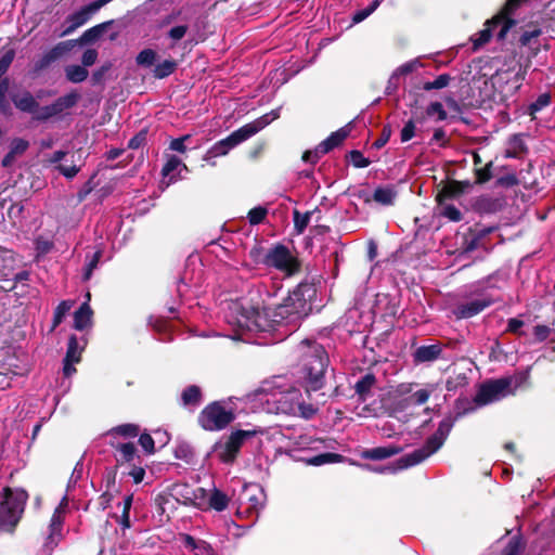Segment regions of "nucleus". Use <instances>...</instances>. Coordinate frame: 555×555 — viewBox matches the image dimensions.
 <instances>
[{
    "mask_svg": "<svg viewBox=\"0 0 555 555\" xmlns=\"http://www.w3.org/2000/svg\"><path fill=\"white\" fill-rule=\"evenodd\" d=\"M297 351L301 361L300 379L305 395L312 401L311 393L324 386L328 357L322 345L309 339L302 340ZM258 397L259 400L272 404L268 408L269 412L298 415L307 420L317 413L315 405L322 402H307L299 388L288 385L281 377L262 386Z\"/></svg>",
    "mask_w": 555,
    "mask_h": 555,
    "instance_id": "f257e3e1",
    "label": "nucleus"
},
{
    "mask_svg": "<svg viewBox=\"0 0 555 555\" xmlns=\"http://www.w3.org/2000/svg\"><path fill=\"white\" fill-rule=\"evenodd\" d=\"M312 291L308 284H299L283 304L274 311L254 302L251 298L230 299L225 310V321L233 328V339L249 341V335L269 332L275 326L291 325L295 327L306 308V295Z\"/></svg>",
    "mask_w": 555,
    "mask_h": 555,
    "instance_id": "f03ea898",
    "label": "nucleus"
},
{
    "mask_svg": "<svg viewBox=\"0 0 555 555\" xmlns=\"http://www.w3.org/2000/svg\"><path fill=\"white\" fill-rule=\"evenodd\" d=\"M460 415L461 414H457L456 416H446L439 423L437 430L430 437L427 438L425 444L422 448L416 449L413 452L401 456L400 459L397 460V462L393 465L372 466L369 464H361L360 467L367 469L370 472L386 474L396 473L398 470L405 469L424 462L426 459L435 454L443 446L444 441L447 440L448 436L450 435L454 426V423L456 422Z\"/></svg>",
    "mask_w": 555,
    "mask_h": 555,
    "instance_id": "7ed1b4c3",
    "label": "nucleus"
},
{
    "mask_svg": "<svg viewBox=\"0 0 555 555\" xmlns=\"http://www.w3.org/2000/svg\"><path fill=\"white\" fill-rule=\"evenodd\" d=\"M27 501L24 490L4 488L0 492V530L12 531L20 521Z\"/></svg>",
    "mask_w": 555,
    "mask_h": 555,
    "instance_id": "20e7f679",
    "label": "nucleus"
},
{
    "mask_svg": "<svg viewBox=\"0 0 555 555\" xmlns=\"http://www.w3.org/2000/svg\"><path fill=\"white\" fill-rule=\"evenodd\" d=\"M235 420L234 401H215L208 404L199 414L201 426L210 431L221 430Z\"/></svg>",
    "mask_w": 555,
    "mask_h": 555,
    "instance_id": "39448f33",
    "label": "nucleus"
},
{
    "mask_svg": "<svg viewBox=\"0 0 555 555\" xmlns=\"http://www.w3.org/2000/svg\"><path fill=\"white\" fill-rule=\"evenodd\" d=\"M519 383L514 377H505L491 380L480 386L475 402L478 405H486L513 395Z\"/></svg>",
    "mask_w": 555,
    "mask_h": 555,
    "instance_id": "423d86ee",
    "label": "nucleus"
},
{
    "mask_svg": "<svg viewBox=\"0 0 555 555\" xmlns=\"http://www.w3.org/2000/svg\"><path fill=\"white\" fill-rule=\"evenodd\" d=\"M253 137V130L248 131L244 127L232 132L225 139L216 142L205 154L204 160L215 166L216 163L212 160L216 157L227 155L232 149L240 143Z\"/></svg>",
    "mask_w": 555,
    "mask_h": 555,
    "instance_id": "0eeeda50",
    "label": "nucleus"
},
{
    "mask_svg": "<svg viewBox=\"0 0 555 555\" xmlns=\"http://www.w3.org/2000/svg\"><path fill=\"white\" fill-rule=\"evenodd\" d=\"M264 264L273 267L286 275H292L298 269L296 258L291 254L289 249L283 245H276L264 256Z\"/></svg>",
    "mask_w": 555,
    "mask_h": 555,
    "instance_id": "6e6552de",
    "label": "nucleus"
},
{
    "mask_svg": "<svg viewBox=\"0 0 555 555\" xmlns=\"http://www.w3.org/2000/svg\"><path fill=\"white\" fill-rule=\"evenodd\" d=\"M259 433H261V430L256 428L233 431L224 443L217 447L219 457L223 462H232L243 443Z\"/></svg>",
    "mask_w": 555,
    "mask_h": 555,
    "instance_id": "1a4fd4ad",
    "label": "nucleus"
},
{
    "mask_svg": "<svg viewBox=\"0 0 555 555\" xmlns=\"http://www.w3.org/2000/svg\"><path fill=\"white\" fill-rule=\"evenodd\" d=\"M79 100L77 92H70L63 96H60L52 104L40 107L37 114L34 116L35 120L47 121L50 118L61 116L65 111L76 105Z\"/></svg>",
    "mask_w": 555,
    "mask_h": 555,
    "instance_id": "9d476101",
    "label": "nucleus"
},
{
    "mask_svg": "<svg viewBox=\"0 0 555 555\" xmlns=\"http://www.w3.org/2000/svg\"><path fill=\"white\" fill-rule=\"evenodd\" d=\"M68 507V498L65 495L61 500L60 504L55 508L49 525V532L47 537L46 545L54 547L62 539V528L65 518V514Z\"/></svg>",
    "mask_w": 555,
    "mask_h": 555,
    "instance_id": "9b49d317",
    "label": "nucleus"
},
{
    "mask_svg": "<svg viewBox=\"0 0 555 555\" xmlns=\"http://www.w3.org/2000/svg\"><path fill=\"white\" fill-rule=\"evenodd\" d=\"M492 300L488 297H481L476 298L467 302H462L456 306L454 309V314L459 319H469L478 313H480L482 310H485L487 307L491 305Z\"/></svg>",
    "mask_w": 555,
    "mask_h": 555,
    "instance_id": "f8f14e48",
    "label": "nucleus"
},
{
    "mask_svg": "<svg viewBox=\"0 0 555 555\" xmlns=\"http://www.w3.org/2000/svg\"><path fill=\"white\" fill-rule=\"evenodd\" d=\"M181 171H189L186 165L183 164L182 160L177 156H169L162 170V184H164L165 186H169L171 183L176 182L181 177Z\"/></svg>",
    "mask_w": 555,
    "mask_h": 555,
    "instance_id": "ddd939ff",
    "label": "nucleus"
},
{
    "mask_svg": "<svg viewBox=\"0 0 555 555\" xmlns=\"http://www.w3.org/2000/svg\"><path fill=\"white\" fill-rule=\"evenodd\" d=\"M402 450L403 449L401 447L396 446L376 447L363 450L361 452V457L365 460L380 461L399 454Z\"/></svg>",
    "mask_w": 555,
    "mask_h": 555,
    "instance_id": "4468645a",
    "label": "nucleus"
},
{
    "mask_svg": "<svg viewBox=\"0 0 555 555\" xmlns=\"http://www.w3.org/2000/svg\"><path fill=\"white\" fill-rule=\"evenodd\" d=\"M116 459H117V462L120 464H129V465L134 464V463L142 464L141 456L138 453L135 446L131 442L120 443L117 447Z\"/></svg>",
    "mask_w": 555,
    "mask_h": 555,
    "instance_id": "2eb2a0df",
    "label": "nucleus"
},
{
    "mask_svg": "<svg viewBox=\"0 0 555 555\" xmlns=\"http://www.w3.org/2000/svg\"><path fill=\"white\" fill-rule=\"evenodd\" d=\"M350 126L347 125L337 131L333 132L327 139L322 141L319 144V151L321 153H328L331 150L335 149L336 146L340 145L344 140L349 135L350 133Z\"/></svg>",
    "mask_w": 555,
    "mask_h": 555,
    "instance_id": "dca6fc26",
    "label": "nucleus"
},
{
    "mask_svg": "<svg viewBox=\"0 0 555 555\" xmlns=\"http://www.w3.org/2000/svg\"><path fill=\"white\" fill-rule=\"evenodd\" d=\"M181 540L185 547L195 552V555H217L211 545L203 540H195L192 535L186 533L181 534Z\"/></svg>",
    "mask_w": 555,
    "mask_h": 555,
    "instance_id": "f3484780",
    "label": "nucleus"
},
{
    "mask_svg": "<svg viewBox=\"0 0 555 555\" xmlns=\"http://www.w3.org/2000/svg\"><path fill=\"white\" fill-rule=\"evenodd\" d=\"M12 101L16 108L22 112L33 114L34 116L37 114L39 109V104L34 98V95L29 92H24L22 94H16L12 96Z\"/></svg>",
    "mask_w": 555,
    "mask_h": 555,
    "instance_id": "a211bd4d",
    "label": "nucleus"
},
{
    "mask_svg": "<svg viewBox=\"0 0 555 555\" xmlns=\"http://www.w3.org/2000/svg\"><path fill=\"white\" fill-rule=\"evenodd\" d=\"M440 345L421 346L413 353V360L415 363L433 362L437 360L441 354Z\"/></svg>",
    "mask_w": 555,
    "mask_h": 555,
    "instance_id": "6ab92c4d",
    "label": "nucleus"
},
{
    "mask_svg": "<svg viewBox=\"0 0 555 555\" xmlns=\"http://www.w3.org/2000/svg\"><path fill=\"white\" fill-rule=\"evenodd\" d=\"M92 309L88 301L83 302L80 308L74 313V327L77 331H83L92 324Z\"/></svg>",
    "mask_w": 555,
    "mask_h": 555,
    "instance_id": "aec40b11",
    "label": "nucleus"
},
{
    "mask_svg": "<svg viewBox=\"0 0 555 555\" xmlns=\"http://www.w3.org/2000/svg\"><path fill=\"white\" fill-rule=\"evenodd\" d=\"M208 503H209V509H214L216 512H222V511L227 509V507L229 506L230 498L224 492H222L218 488L214 487L209 491Z\"/></svg>",
    "mask_w": 555,
    "mask_h": 555,
    "instance_id": "412c9836",
    "label": "nucleus"
},
{
    "mask_svg": "<svg viewBox=\"0 0 555 555\" xmlns=\"http://www.w3.org/2000/svg\"><path fill=\"white\" fill-rule=\"evenodd\" d=\"M280 111L281 108L272 109L270 113L264 114L260 118L256 119L255 121L247 124L243 126L248 131L253 130V135H255L258 131L263 129L266 126H268L273 120L278 119L280 117Z\"/></svg>",
    "mask_w": 555,
    "mask_h": 555,
    "instance_id": "4be33fe9",
    "label": "nucleus"
},
{
    "mask_svg": "<svg viewBox=\"0 0 555 555\" xmlns=\"http://www.w3.org/2000/svg\"><path fill=\"white\" fill-rule=\"evenodd\" d=\"M192 486L188 483H175L171 488V495L183 505H190L193 494Z\"/></svg>",
    "mask_w": 555,
    "mask_h": 555,
    "instance_id": "5701e85b",
    "label": "nucleus"
},
{
    "mask_svg": "<svg viewBox=\"0 0 555 555\" xmlns=\"http://www.w3.org/2000/svg\"><path fill=\"white\" fill-rule=\"evenodd\" d=\"M397 196V192L391 186L377 188L373 193V199L380 205H392Z\"/></svg>",
    "mask_w": 555,
    "mask_h": 555,
    "instance_id": "b1692460",
    "label": "nucleus"
},
{
    "mask_svg": "<svg viewBox=\"0 0 555 555\" xmlns=\"http://www.w3.org/2000/svg\"><path fill=\"white\" fill-rule=\"evenodd\" d=\"M181 400L184 406H197L202 401L199 387L195 385L186 387L181 395Z\"/></svg>",
    "mask_w": 555,
    "mask_h": 555,
    "instance_id": "393cba45",
    "label": "nucleus"
},
{
    "mask_svg": "<svg viewBox=\"0 0 555 555\" xmlns=\"http://www.w3.org/2000/svg\"><path fill=\"white\" fill-rule=\"evenodd\" d=\"M209 491L202 487L193 488L192 501L190 505L197 507L202 511L209 509Z\"/></svg>",
    "mask_w": 555,
    "mask_h": 555,
    "instance_id": "a878e982",
    "label": "nucleus"
},
{
    "mask_svg": "<svg viewBox=\"0 0 555 555\" xmlns=\"http://www.w3.org/2000/svg\"><path fill=\"white\" fill-rule=\"evenodd\" d=\"M317 211H307V212H299L298 210H294L293 212V221H294V228L297 234L304 233V231L307 229L308 224L310 223L312 217L314 216Z\"/></svg>",
    "mask_w": 555,
    "mask_h": 555,
    "instance_id": "bb28decb",
    "label": "nucleus"
},
{
    "mask_svg": "<svg viewBox=\"0 0 555 555\" xmlns=\"http://www.w3.org/2000/svg\"><path fill=\"white\" fill-rule=\"evenodd\" d=\"M435 390L434 385H428L425 388L414 391L409 398L405 399L406 403L421 405L427 402L429 397Z\"/></svg>",
    "mask_w": 555,
    "mask_h": 555,
    "instance_id": "cd10ccee",
    "label": "nucleus"
},
{
    "mask_svg": "<svg viewBox=\"0 0 555 555\" xmlns=\"http://www.w3.org/2000/svg\"><path fill=\"white\" fill-rule=\"evenodd\" d=\"M132 502H133V495L130 494V495H127L121 503L122 511H121V515L117 517V521L124 530L129 529L131 527L130 509L132 506Z\"/></svg>",
    "mask_w": 555,
    "mask_h": 555,
    "instance_id": "c85d7f7f",
    "label": "nucleus"
},
{
    "mask_svg": "<svg viewBox=\"0 0 555 555\" xmlns=\"http://www.w3.org/2000/svg\"><path fill=\"white\" fill-rule=\"evenodd\" d=\"M66 78L74 82L78 83L83 81L88 77V70L80 65H69L65 68Z\"/></svg>",
    "mask_w": 555,
    "mask_h": 555,
    "instance_id": "c756f323",
    "label": "nucleus"
},
{
    "mask_svg": "<svg viewBox=\"0 0 555 555\" xmlns=\"http://www.w3.org/2000/svg\"><path fill=\"white\" fill-rule=\"evenodd\" d=\"M177 68V62L173 60H165L157 64L153 70L154 77L163 79L171 75Z\"/></svg>",
    "mask_w": 555,
    "mask_h": 555,
    "instance_id": "7c9ffc66",
    "label": "nucleus"
},
{
    "mask_svg": "<svg viewBox=\"0 0 555 555\" xmlns=\"http://www.w3.org/2000/svg\"><path fill=\"white\" fill-rule=\"evenodd\" d=\"M375 383V377L373 375H365L356 384V392L359 395L360 399L366 400L372 386Z\"/></svg>",
    "mask_w": 555,
    "mask_h": 555,
    "instance_id": "2f4dec72",
    "label": "nucleus"
},
{
    "mask_svg": "<svg viewBox=\"0 0 555 555\" xmlns=\"http://www.w3.org/2000/svg\"><path fill=\"white\" fill-rule=\"evenodd\" d=\"M83 347L85 344L80 345L76 336H70L68 339L67 352L65 358L68 359V361L79 362Z\"/></svg>",
    "mask_w": 555,
    "mask_h": 555,
    "instance_id": "473e14b6",
    "label": "nucleus"
},
{
    "mask_svg": "<svg viewBox=\"0 0 555 555\" xmlns=\"http://www.w3.org/2000/svg\"><path fill=\"white\" fill-rule=\"evenodd\" d=\"M418 66L420 62L417 60L409 61L400 65L390 76L389 82L392 83L395 80H399V77L405 76L414 72Z\"/></svg>",
    "mask_w": 555,
    "mask_h": 555,
    "instance_id": "72a5a7b5",
    "label": "nucleus"
},
{
    "mask_svg": "<svg viewBox=\"0 0 555 555\" xmlns=\"http://www.w3.org/2000/svg\"><path fill=\"white\" fill-rule=\"evenodd\" d=\"M175 457L190 464L193 461L194 452L189 443L181 442L175 448Z\"/></svg>",
    "mask_w": 555,
    "mask_h": 555,
    "instance_id": "f704fd0d",
    "label": "nucleus"
},
{
    "mask_svg": "<svg viewBox=\"0 0 555 555\" xmlns=\"http://www.w3.org/2000/svg\"><path fill=\"white\" fill-rule=\"evenodd\" d=\"M440 215L453 222L462 220L461 210L451 204H440Z\"/></svg>",
    "mask_w": 555,
    "mask_h": 555,
    "instance_id": "c9c22d12",
    "label": "nucleus"
},
{
    "mask_svg": "<svg viewBox=\"0 0 555 555\" xmlns=\"http://www.w3.org/2000/svg\"><path fill=\"white\" fill-rule=\"evenodd\" d=\"M551 103V95L548 93H542L538 96V99L529 105L528 112L529 115L532 117L535 116V114L546 106H548Z\"/></svg>",
    "mask_w": 555,
    "mask_h": 555,
    "instance_id": "e433bc0d",
    "label": "nucleus"
},
{
    "mask_svg": "<svg viewBox=\"0 0 555 555\" xmlns=\"http://www.w3.org/2000/svg\"><path fill=\"white\" fill-rule=\"evenodd\" d=\"M451 81V77L448 74L439 75L434 81H427L424 83L423 89L426 91L439 90L446 88Z\"/></svg>",
    "mask_w": 555,
    "mask_h": 555,
    "instance_id": "4c0bfd02",
    "label": "nucleus"
},
{
    "mask_svg": "<svg viewBox=\"0 0 555 555\" xmlns=\"http://www.w3.org/2000/svg\"><path fill=\"white\" fill-rule=\"evenodd\" d=\"M426 114L429 117L436 116V119L438 121L446 120L448 117V114H447L446 109L443 108V105L440 102L430 103L426 108Z\"/></svg>",
    "mask_w": 555,
    "mask_h": 555,
    "instance_id": "58836bf2",
    "label": "nucleus"
},
{
    "mask_svg": "<svg viewBox=\"0 0 555 555\" xmlns=\"http://www.w3.org/2000/svg\"><path fill=\"white\" fill-rule=\"evenodd\" d=\"M156 60V52L152 49L142 50L137 56V63L140 66L150 67Z\"/></svg>",
    "mask_w": 555,
    "mask_h": 555,
    "instance_id": "ea45409f",
    "label": "nucleus"
},
{
    "mask_svg": "<svg viewBox=\"0 0 555 555\" xmlns=\"http://www.w3.org/2000/svg\"><path fill=\"white\" fill-rule=\"evenodd\" d=\"M101 257H102V250L99 249L91 256L90 259H88L86 267H85V272H83L85 281L90 280L92 272L98 267V263H99Z\"/></svg>",
    "mask_w": 555,
    "mask_h": 555,
    "instance_id": "a19ab883",
    "label": "nucleus"
},
{
    "mask_svg": "<svg viewBox=\"0 0 555 555\" xmlns=\"http://www.w3.org/2000/svg\"><path fill=\"white\" fill-rule=\"evenodd\" d=\"M9 91V80L4 79L0 82V112L3 114H10L11 107L7 101V94Z\"/></svg>",
    "mask_w": 555,
    "mask_h": 555,
    "instance_id": "79ce46f5",
    "label": "nucleus"
},
{
    "mask_svg": "<svg viewBox=\"0 0 555 555\" xmlns=\"http://www.w3.org/2000/svg\"><path fill=\"white\" fill-rule=\"evenodd\" d=\"M112 434H117L124 437H135L139 434V427L133 424H124L117 427H114L111 430Z\"/></svg>",
    "mask_w": 555,
    "mask_h": 555,
    "instance_id": "37998d69",
    "label": "nucleus"
},
{
    "mask_svg": "<svg viewBox=\"0 0 555 555\" xmlns=\"http://www.w3.org/2000/svg\"><path fill=\"white\" fill-rule=\"evenodd\" d=\"M378 5H379V2L374 1L367 8L357 11L353 14L352 22L357 24V23L364 21L377 9Z\"/></svg>",
    "mask_w": 555,
    "mask_h": 555,
    "instance_id": "c03bdc74",
    "label": "nucleus"
},
{
    "mask_svg": "<svg viewBox=\"0 0 555 555\" xmlns=\"http://www.w3.org/2000/svg\"><path fill=\"white\" fill-rule=\"evenodd\" d=\"M267 216V209L263 207H255L248 212V221L250 224L261 223Z\"/></svg>",
    "mask_w": 555,
    "mask_h": 555,
    "instance_id": "a18cd8bd",
    "label": "nucleus"
},
{
    "mask_svg": "<svg viewBox=\"0 0 555 555\" xmlns=\"http://www.w3.org/2000/svg\"><path fill=\"white\" fill-rule=\"evenodd\" d=\"M130 466L128 475L132 478L134 483H140L145 476L144 467L139 463L131 464Z\"/></svg>",
    "mask_w": 555,
    "mask_h": 555,
    "instance_id": "49530a36",
    "label": "nucleus"
},
{
    "mask_svg": "<svg viewBox=\"0 0 555 555\" xmlns=\"http://www.w3.org/2000/svg\"><path fill=\"white\" fill-rule=\"evenodd\" d=\"M350 162L356 168H365L370 165V160L360 151L350 152Z\"/></svg>",
    "mask_w": 555,
    "mask_h": 555,
    "instance_id": "de8ad7c7",
    "label": "nucleus"
},
{
    "mask_svg": "<svg viewBox=\"0 0 555 555\" xmlns=\"http://www.w3.org/2000/svg\"><path fill=\"white\" fill-rule=\"evenodd\" d=\"M543 33V29H539L537 27L530 29V30H526L521 37H520V43L522 46H531L532 43V40L533 39H537L540 35H542Z\"/></svg>",
    "mask_w": 555,
    "mask_h": 555,
    "instance_id": "09e8293b",
    "label": "nucleus"
},
{
    "mask_svg": "<svg viewBox=\"0 0 555 555\" xmlns=\"http://www.w3.org/2000/svg\"><path fill=\"white\" fill-rule=\"evenodd\" d=\"M491 167H492V162H489L488 164L485 165V167L476 169V176H477L478 183H485L491 179V177H492Z\"/></svg>",
    "mask_w": 555,
    "mask_h": 555,
    "instance_id": "8fccbe9b",
    "label": "nucleus"
},
{
    "mask_svg": "<svg viewBox=\"0 0 555 555\" xmlns=\"http://www.w3.org/2000/svg\"><path fill=\"white\" fill-rule=\"evenodd\" d=\"M521 551V543L517 538L508 541L507 545L502 552V555H519Z\"/></svg>",
    "mask_w": 555,
    "mask_h": 555,
    "instance_id": "3c124183",
    "label": "nucleus"
},
{
    "mask_svg": "<svg viewBox=\"0 0 555 555\" xmlns=\"http://www.w3.org/2000/svg\"><path fill=\"white\" fill-rule=\"evenodd\" d=\"M28 147V142L24 139H15L11 143V155H21L23 154Z\"/></svg>",
    "mask_w": 555,
    "mask_h": 555,
    "instance_id": "603ef678",
    "label": "nucleus"
},
{
    "mask_svg": "<svg viewBox=\"0 0 555 555\" xmlns=\"http://www.w3.org/2000/svg\"><path fill=\"white\" fill-rule=\"evenodd\" d=\"M415 122L413 120H409L405 122L401 130V141L408 142L415 135Z\"/></svg>",
    "mask_w": 555,
    "mask_h": 555,
    "instance_id": "864d4df0",
    "label": "nucleus"
},
{
    "mask_svg": "<svg viewBox=\"0 0 555 555\" xmlns=\"http://www.w3.org/2000/svg\"><path fill=\"white\" fill-rule=\"evenodd\" d=\"M191 135L186 134L177 139H173L170 142V150L179 153H184L186 151L185 142L190 140Z\"/></svg>",
    "mask_w": 555,
    "mask_h": 555,
    "instance_id": "5fc2aeb1",
    "label": "nucleus"
},
{
    "mask_svg": "<svg viewBox=\"0 0 555 555\" xmlns=\"http://www.w3.org/2000/svg\"><path fill=\"white\" fill-rule=\"evenodd\" d=\"M14 59L13 51H7L0 59V78L7 73Z\"/></svg>",
    "mask_w": 555,
    "mask_h": 555,
    "instance_id": "6e6d98bb",
    "label": "nucleus"
},
{
    "mask_svg": "<svg viewBox=\"0 0 555 555\" xmlns=\"http://www.w3.org/2000/svg\"><path fill=\"white\" fill-rule=\"evenodd\" d=\"M139 443L142 449L150 454L155 450L154 439L149 434H142L139 438Z\"/></svg>",
    "mask_w": 555,
    "mask_h": 555,
    "instance_id": "4d7b16f0",
    "label": "nucleus"
},
{
    "mask_svg": "<svg viewBox=\"0 0 555 555\" xmlns=\"http://www.w3.org/2000/svg\"><path fill=\"white\" fill-rule=\"evenodd\" d=\"M106 24H101V25H98V26H94L90 29H88L87 31H85L82 38L83 40L86 41H90V40H94L95 38H98L100 36V34L102 33V30L104 29Z\"/></svg>",
    "mask_w": 555,
    "mask_h": 555,
    "instance_id": "13d9d810",
    "label": "nucleus"
},
{
    "mask_svg": "<svg viewBox=\"0 0 555 555\" xmlns=\"http://www.w3.org/2000/svg\"><path fill=\"white\" fill-rule=\"evenodd\" d=\"M335 456L336 455L332 454V453L321 454V455H317V456L309 459L307 461V463L310 465L319 466V465L330 462Z\"/></svg>",
    "mask_w": 555,
    "mask_h": 555,
    "instance_id": "bf43d9fd",
    "label": "nucleus"
},
{
    "mask_svg": "<svg viewBox=\"0 0 555 555\" xmlns=\"http://www.w3.org/2000/svg\"><path fill=\"white\" fill-rule=\"evenodd\" d=\"M98 59V52L94 49H88L82 54V64L83 66H91L95 63Z\"/></svg>",
    "mask_w": 555,
    "mask_h": 555,
    "instance_id": "052dcab7",
    "label": "nucleus"
},
{
    "mask_svg": "<svg viewBox=\"0 0 555 555\" xmlns=\"http://www.w3.org/2000/svg\"><path fill=\"white\" fill-rule=\"evenodd\" d=\"M75 301L74 300H63L59 304V306L55 308L54 313L65 318L67 312L73 308Z\"/></svg>",
    "mask_w": 555,
    "mask_h": 555,
    "instance_id": "680f3d73",
    "label": "nucleus"
},
{
    "mask_svg": "<svg viewBox=\"0 0 555 555\" xmlns=\"http://www.w3.org/2000/svg\"><path fill=\"white\" fill-rule=\"evenodd\" d=\"M325 153H321L319 151V145L317 146V149L314 151H307L306 153H304L302 155V159L306 162V163H311V164H314L317 163V160L322 156L324 155Z\"/></svg>",
    "mask_w": 555,
    "mask_h": 555,
    "instance_id": "e2e57ef3",
    "label": "nucleus"
},
{
    "mask_svg": "<svg viewBox=\"0 0 555 555\" xmlns=\"http://www.w3.org/2000/svg\"><path fill=\"white\" fill-rule=\"evenodd\" d=\"M185 33H186V26L179 25V26L172 27L170 29L169 36L173 40H180V39H182L184 37Z\"/></svg>",
    "mask_w": 555,
    "mask_h": 555,
    "instance_id": "0e129e2a",
    "label": "nucleus"
},
{
    "mask_svg": "<svg viewBox=\"0 0 555 555\" xmlns=\"http://www.w3.org/2000/svg\"><path fill=\"white\" fill-rule=\"evenodd\" d=\"M72 47L70 41L66 42H60L56 44L52 50V53L59 59L61 55H63L66 51H68Z\"/></svg>",
    "mask_w": 555,
    "mask_h": 555,
    "instance_id": "69168bd1",
    "label": "nucleus"
},
{
    "mask_svg": "<svg viewBox=\"0 0 555 555\" xmlns=\"http://www.w3.org/2000/svg\"><path fill=\"white\" fill-rule=\"evenodd\" d=\"M72 47L70 41L66 42H60L56 44L52 50V53L59 59L61 55H63L66 51H68Z\"/></svg>",
    "mask_w": 555,
    "mask_h": 555,
    "instance_id": "338daca9",
    "label": "nucleus"
},
{
    "mask_svg": "<svg viewBox=\"0 0 555 555\" xmlns=\"http://www.w3.org/2000/svg\"><path fill=\"white\" fill-rule=\"evenodd\" d=\"M57 168L63 176H65L66 178H69V179L74 178L79 171V168L77 166H67L66 167V166L60 165Z\"/></svg>",
    "mask_w": 555,
    "mask_h": 555,
    "instance_id": "774afa93",
    "label": "nucleus"
}]
</instances>
